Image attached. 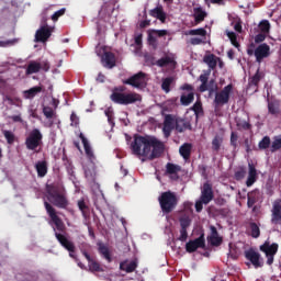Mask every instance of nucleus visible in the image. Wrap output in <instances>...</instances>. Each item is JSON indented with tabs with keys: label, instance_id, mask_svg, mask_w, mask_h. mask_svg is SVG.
Segmentation results:
<instances>
[{
	"label": "nucleus",
	"instance_id": "1",
	"mask_svg": "<svg viewBox=\"0 0 281 281\" xmlns=\"http://www.w3.org/2000/svg\"><path fill=\"white\" fill-rule=\"evenodd\" d=\"M131 150L136 157H145L148 161H154L164 155L166 145L155 136L135 134Z\"/></svg>",
	"mask_w": 281,
	"mask_h": 281
},
{
	"label": "nucleus",
	"instance_id": "2",
	"mask_svg": "<svg viewBox=\"0 0 281 281\" xmlns=\"http://www.w3.org/2000/svg\"><path fill=\"white\" fill-rule=\"evenodd\" d=\"M44 207L55 227V238L59 245L68 251L69 257L76 259V244L66 232L67 227L65 226V222L58 216L56 213V209L49 204V202H44Z\"/></svg>",
	"mask_w": 281,
	"mask_h": 281
},
{
	"label": "nucleus",
	"instance_id": "3",
	"mask_svg": "<svg viewBox=\"0 0 281 281\" xmlns=\"http://www.w3.org/2000/svg\"><path fill=\"white\" fill-rule=\"evenodd\" d=\"M47 201L59 210H67L69 207V200L60 189L54 184L46 186Z\"/></svg>",
	"mask_w": 281,
	"mask_h": 281
},
{
	"label": "nucleus",
	"instance_id": "4",
	"mask_svg": "<svg viewBox=\"0 0 281 281\" xmlns=\"http://www.w3.org/2000/svg\"><path fill=\"white\" fill-rule=\"evenodd\" d=\"M124 91V87L115 88V91L112 92L110 99L114 104H122L123 106H128V104H135V102H142V94L137 92H117Z\"/></svg>",
	"mask_w": 281,
	"mask_h": 281
},
{
	"label": "nucleus",
	"instance_id": "5",
	"mask_svg": "<svg viewBox=\"0 0 281 281\" xmlns=\"http://www.w3.org/2000/svg\"><path fill=\"white\" fill-rule=\"evenodd\" d=\"M158 202L164 214H171V212L177 210V205H179V198L172 191H165L159 195Z\"/></svg>",
	"mask_w": 281,
	"mask_h": 281
},
{
	"label": "nucleus",
	"instance_id": "6",
	"mask_svg": "<svg viewBox=\"0 0 281 281\" xmlns=\"http://www.w3.org/2000/svg\"><path fill=\"white\" fill-rule=\"evenodd\" d=\"M24 144L27 150L41 153V150H36L40 146H43V133H41V130L33 128L26 136Z\"/></svg>",
	"mask_w": 281,
	"mask_h": 281
},
{
	"label": "nucleus",
	"instance_id": "7",
	"mask_svg": "<svg viewBox=\"0 0 281 281\" xmlns=\"http://www.w3.org/2000/svg\"><path fill=\"white\" fill-rule=\"evenodd\" d=\"M233 91L234 85L229 83L225 86L221 91L216 92L214 99L215 106H225V104H228Z\"/></svg>",
	"mask_w": 281,
	"mask_h": 281
},
{
	"label": "nucleus",
	"instance_id": "8",
	"mask_svg": "<svg viewBox=\"0 0 281 281\" xmlns=\"http://www.w3.org/2000/svg\"><path fill=\"white\" fill-rule=\"evenodd\" d=\"M279 245L273 243L270 244L269 240H266L260 247V251H262L263 254H266V258H267V265H269L271 267V265H273V260L276 258V254H278V249H279Z\"/></svg>",
	"mask_w": 281,
	"mask_h": 281
},
{
	"label": "nucleus",
	"instance_id": "9",
	"mask_svg": "<svg viewBox=\"0 0 281 281\" xmlns=\"http://www.w3.org/2000/svg\"><path fill=\"white\" fill-rule=\"evenodd\" d=\"M180 91L188 92H182V94L180 95V104L182 106H190L194 102V86L190 83H183L180 87Z\"/></svg>",
	"mask_w": 281,
	"mask_h": 281
},
{
	"label": "nucleus",
	"instance_id": "10",
	"mask_svg": "<svg viewBox=\"0 0 281 281\" xmlns=\"http://www.w3.org/2000/svg\"><path fill=\"white\" fill-rule=\"evenodd\" d=\"M123 85H130V87H134V89H144L146 87V75L139 71L124 80Z\"/></svg>",
	"mask_w": 281,
	"mask_h": 281
},
{
	"label": "nucleus",
	"instance_id": "11",
	"mask_svg": "<svg viewBox=\"0 0 281 281\" xmlns=\"http://www.w3.org/2000/svg\"><path fill=\"white\" fill-rule=\"evenodd\" d=\"M196 249H205V235L202 234L201 236H199L198 238L193 239V240H189L186 244V251L188 254H194V251H196Z\"/></svg>",
	"mask_w": 281,
	"mask_h": 281
},
{
	"label": "nucleus",
	"instance_id": "12",
	"mask_svg": "<svg viewBox=\"0 0 281 281\" xmlns=\"http://www.w3.org/2000/svg\"><path fill=\"white\" fill-rule=\"evenodd\" d=\"M200 199L204 205H207L211 203V201H214V190L212 189V184L210 182L203 183Z\"/></svg>",
	"mask_w": 281,
	"mask_h": 281
},
{
	"label": "nucleus",
	"instance_id": "13",
	"mask_svg": "<svg viewBox=\"0 0 281 281\" xmlns=\"http://www.w3.org/2000/svg\"><path fill=\"white\" fill-rule=\"evenodd\" d=\"M271 56V47L267 44H260L256 49H255V57L257 63H262L265 58H269Z\"/></svg>",
	"mask_w": 281,
	"mask_h": 281
},
{
	"label": "nucleus",
	"instance_id": "14",
	"mask_svg": "<svg viewBox=\"0 0 281 281\" xmlns=\"http://www.w3.org/2000/svg\"><path fill=\"white\" fill-rule=\"evenodd\" d=\"M245 258L246 260H249V262H251L255 269H260V267H263L265 265L260 259V254L254 249L245 251Z\"/></svg>",
	"mask_w": 281,
	"mask_h": 281
},
{
	"label": "nucleus",
	"instance_id": "15",
	"mask_svg": "<svg viewBox=\"0 0 281 281\" xmlns=\"http://www.w3.org/2000/svg\"><path fill=\"white\" fill-rule=\"evenodd\" d=\"M145 60L146 63H151V65H156L157 67H168V65H177V61H175V58L170 56H165L156 61H155V57L146 56Z\"/></svg>",
	"mask_w": 281,
	"mask_h": 281
},
{
	"label": "nucleus",
	"instance_id": "16",
	"mask_svg": "<svg viewBox=\"0 0 281 281\" xmlns=\"http://www.w3.org/2000/svg\"><path fill=\"white\" fill-rule=\"evenodd\" d=\"M199 80L202 82L199 88L201 93H205V91H214V79L210 80V72L200 75ZM207 80H210L209 83Z\"/></svg>",
	"mask_w": 281,
	"mask_h": 281
},
{
	"label": "nucleus",
	"instance_id": "17",
	"mask_svg": "<svg viewBox=\"0 0 281 281\" xmlns=\"http://www.w3.org/2000/svg\"><path fill=\"white\" fill-rule=\"evenodd\" d=\"M50 36H52V27L41 26L35 33V42L46 43V41H48Z\"/></svg>",
	"mask_w": 281,
	"mask_h": 281
},
{
	"label": "nucleus",
	"instance_id": "18",
	"mask_svg": "<svg viewBox=\"0 0 281 281\" xmlns=\"http://www.w3.org/2000/svg\"><path fill=\"white\" fill-rule=\"evenodd\" d=\"M82 256L86 258V260H88L89 271H91L92 273L103 271L102 267L100 266V262L95 261V259H93L92 256L89 255V252L83 250Z\"/></svg>",
	"mask_w": 281,
	"mask_h": 281
},
{
	"label": "nucleus",
	"instance_id": "19",
	"mask_svg": "<svg viewBox=\"0 0 281 281\" xmlns=\"http://www.w3.org/2000/svg\"><path fill=\"white\" fill-rule=\"evenodd\" d=\"M271 224L278 225L281 221V200H277L272 204Z\"/></svg>",
	"mask_w": 281,
	"mask_h": 281
},
{
	"label": "nucleus",
	"instance_id": "20",
	"mask_svg": "<svg viewBox=\"0 0 281 281\" xmlns=\"http://www.w3.org/2000/svg\"><path fill=\"white\" fill-rule=\"evenodd\" d=\"M101 63L105 69H113L116 65L115 54L112 52L104 53V55L101 56Z\"/></svg>",
	"mask_w": 281,
	"mask_h": 281
},
{
	"label": "nucleus",
	"instance_id": "21",
	"mask_svg": "<svg viewBox=\"0 0 281 281\" xmlns=\"http://www.w3.org/2000/svg\"><path fill=\"white\" fill-rule=\"evenodd\" d=\"M79 137L83 144L87 158L89 159V161H91V164H93L95 161V154H93V149L91 148V145H89V140L87 139V137H85V134L82 133H80Z\"/></svg>",
	"mask_w": 281,
	"mask_h": 281
},
{
	"label": "nucleus",
	"instance_id": "22",
	"mask_svg": "<svg viewBox=\"0 0 281 281\" xmlns=\"http://www.w3.org/2000/svg\"><path fill=\"white\" fill-rule=\"evenodd\" d=\"M172 131H175V117H172L170 114H167L165 116L162 127V133L165 137H168L172 133Z\"/></svg>",
	"mask_w": 281,
	"mask_h": 281
},
{
	"label": "nucleus",
	"instance_id": "23",
	"mask_svg": "<svg viewBox=\"0 0 281 281\" xmlns=\"http://www.w3.org/2000/svg\"><path fill=\"white\" fill-rule=\"evenodd\" d=\"M258 181V170H256V166L254 164H248V178L246 180L247 188H251L254 183Z\"/></svg>",
	"mask_w": 281,
	"mask_h": 281
},
{
	"label": "nucleus",
	"instance_id": "24",
	"mask_svg": "<svg viewBox=\"0 0 281 281\" xmlns=\"http://www.w3.org/2000/svg\"><path fill=\"white\" fill-rule=\"evenodd\" d=\"M149 15H151L154 19H158L160 23H166L167 15L161 4H158L155 9L149 10Z\"/></svg>",
	"mask_w": 281,
	"mask_h": 281
},
{
	"label": "nucleus",
	"instance_id": "25",
	"mask_svg": "<svg viewBox=\"0 0 281 281\" xmlns=\"http://www.w3.org/2000/svg\"><path fill=\"white\" fill-rule=\"evenodd\" d=\"M180 157L184 159V161H190V157L192 155V144L184 143L179 147Z\"/></svg>",
	"mask_w": 281,
	"mask_h": 281
},
{
	"label": "nucleus",
	"instance_id": "26",
	"mask_svg": "<svg viewBox=\"0 0 281 281\" xmlns=\"http://www.w3.org/2000/svg\"><path fill=\"white\" fill-rule=\"evenodd\" d=\"M193 18L195 25H199V23H203V21H205L207 12H205L201 7L193 8Z\"/></svg>",
	"mask_w": 281,
	"mask_h": 281
},
{
	"label": "nucleus",
	"instance_id": "27",
	"mask_svg": "<svg viewBox=\"0 0 281 281\" xmlns=\"http://www.w3.org/2000/svg\"><path fill=\"white\" fill-rule=\"evenodd\" d=\"M257 201H260V190L255 189L247 193V206L254 207Z\"/></svg>",
	"mask_w": 281,
	"mask_h": 281
},
{
	"label": "nucleus",
	"instance_id": "28",
	"mask_svg": "<svg viewBox=\"0 0 281 281\" xmlns=\"http://www.w3.org/2000/svg\"><path fill=\"white\" fill-rule=\"evenodd\" d=\"M218 60H221V58L216 57V55L214 54L205 55L203 57V63L207 65L209 69H216V65H218Z\"/></svg>",
	"mask_w": 281,
	"mask_h": 281
},
{
	"label": "nucleus",
	"instance_id": "29",
	"mask_svg": "<svg viewBox=\"0 0 281 281\" xmlns=\"http://www.w3.org/2000/svg\"><path fill=\"white\" fill-rule=\"evenodd\" d=\"M41 91H43V87H41V86L30 88L29 90L23 91V98H25V100H32V99L36 98V95H38V93H41Z\"/></svg>",
	"mask_w": 281,
	"mask_h": 281
},
{
	"label": "nucleus",
	"instance_id": "30",
	"mask_svg": "<svg viewBox=\"0 0 281 281\" xmlns=\"http://www.w3.org/2000/svg\"><path fill=\"white\" fill-rule=\"evenodd\" d=\"M191 128H192V125L190 124V122L183 119H179L176 121V131L178 133H184V131H190Z\"/></svg>",
	"mask_w": 281,
	"mask_h": 281
},
{
	"label": "nucleus",
	"instance_id": "31",
	"mask_svg": "<svg viewBox=\"0 0 281 281\" xmlns=\"http://www.w3.org/2000/svg\"><path fill=\"white\" fill-rule=\"evenodd\" d=\"M268 112L270 113V115H278V113H280V101L276 99H268Z\"/></svg>",
	"mask_w": 281,
	"mask_h": 281
},
{
	"label": "nucleus",
	"instance_id": "32",
	"mask_svg": "<svg viewBox=\"0 0 281 281\" xmlns=\"http://www.w3.org/2000/svg\"><path fill=\"white\" fill-rule=\"evenodd\" d=\"M41 71V63L36 60L30 61V64L26 67V76H32V74H38Z\"/></svg>",
	"mask_w": 281,
	"mask_h": 281
},
{
	"label": "nucleus",
	"instance_id": "33",
	"mask_svg": "<svg viewBox=\"0 0 281 281\" xmlns=\"http://www.w3.org/2000/svg\"><path fill=\"white\" fill-rule=\"evenodd\" d=\"M121 271H125L126 273H133L135 269H137V261H131L127 263L126 261H123L120 263Z\"/></svg>",
	"mask_w": 281,
	"mask_h": 281
},
{
	"label": "nucleus",
	"instance_id": "34",
	"mask_svg": "<svg viewBox=\"0 0 281 281\" xmlns=\"http://www.w3.org/2000/svg\"><path fill=\"white\" fill-rule=\"evenodd\" d=\"M37 177H45L47 175V161H37L35 165Z\"/></svg>",
	"mask_w": 281,
	"mask_h": 281
},
{
	"label": "nucleus",
	"instance_id": "35",
	"mask_svg": "<svg viewBox=\"0 0 281 281\" xmlns=\"http://www.w3.org/2000/svg\"><path fill=\"white\" fill-rule=\"evenodd\" d=\"M262 78H265V72L260 71V69H257L256 74L249 80V86L258 87V85H260V80H262Z\"/></svg>",
	"mask_w": 281,
	"mask_h": 281
},
{
	"label": "nucleus",
	"instance_id": "36",
	"mask_svg": "<svg viewBox=\"0 0 281 281\" xmlns=\"http://www.w3.org/2000/svg\"><path fill=\"white\" fill-rule=\"evenodd\" d=\"M77 205L82 216L87 218V216H89V204H87V201H85V198H81L80 200H78Z\"/></svg>",
	"mask_w": 281,
	"mask_h": 281
},
{
	"label": "nucleus",
	"instance_id": "37",
	"mask_svg": "<svg viewBox=\"0 0 281 281\" xmlns=\"http://www.w3.org/2000/svg\"><path fill=\"white\" fill-rule=\"evenodd\" d=\"M175 85V77H167L162 79L161 89L165 93H170V86Z\"/></svg>",
	"mask_w": 281,
	"mask_h": 281
},
{
	"label": "nucleus",
	"instance_id": "38",
	"mask_svg": "<svg viewBox=\"0 0 281 281\" xmlns=\"http://www.w3.org/2000/svg\"><path fill=\"white\" fill-rule=\"evenodd\" d=\"M222 145H223V137L220 135H215L212 140V150L214 153H218V150H221Z\"/></svg>",
	"mask_w": 281,
	"mask_h": 281
},
{
	"label": "nucleus",
	"instance_id": "39",
	"mask_svg": "<svg viewBox=\"0 0 281 281\" xmlns=\"http://www.w3.org/2000/svg\"><path fill=\"white\" fill-rule=\"evenodd\" d=\"M278 150H281V136H274L272 144L270 146V153H278Z\"/></svg>",
	"mask_w": 281,
	"mask_h": 281
},
{
	"label": "nucleus",
	"instance_id": "40",
	"mask_svg": "<svg viewBox=\"0 0 281 281\" xmlns=\"http://www.w3.org/2000/svg\"><path fill=\"white\" fill-rule=\"evenodd\" d=\"M99 254H101V256L105 258L108 262H113V258H111V251H109V247L104 245L99 246Z\"/></svg>",
	"mask_w": 281,
	"mask_h": 281
},
{
	"label": "nucleus",
	"instance_id": "41",
	"mask_svg": "<svg viewBox=\"0 0 281 281\" xmlns=\"http://www.w3.org/2000/svg\"><path fill=\"white\" fill-rule=\"evenodd\" d=\"M271 137L265 136L258 144L259 150H267V148H271Z\"/></svg>",
	"mask_w": 281,
	"mask_h": 281
},
{
	"label": "nucleus",
	"instance_id": "42",
	"mask_svg": "<svg viewBox=\"0 0 281 281\" xmlns=\"http://www.w3.org/2000/svg\"><path fill=\"white\" fill-rule=\"evenodd\" d=\"M187 36H207V31L203 27L189 30L187 33Z\"/></svg>",
	"mask_w": 281,
	"mask_h": 281
},
{
	"label": "nucleus",
	"instance_id": "43",
	"mask_svg": "<svg viewBox=\"0 0 281 281\" xmlns=\"http://www.w3.org/2000/svg\"><path fill=\"white\" fill-rule=\"evenodd\" d=\"M191 111L194 112V115L199 117V115H203V103L201 100L195 101L193 106L191 108Z\"/></svg>",
	"mask_w": 281,
	"mask_h": 281
},
{
	"label": "nucleus",
	"instance_id": "44",
	"mask_svg": "<svg viewBox=\"0 0 281 281\" xmlns=\"http://www.w3.org/2000/svg\"><path fill=\"white\" fill-rule=\"evenodd\" d=\"M166 171H167V175H177V172L181 171V167L179 165L168 162L166 165Z\"/></svg>",
	"mask_w": 281,
	"mask_h": 281
},
{
	"label": "nucleus",
	"instance_id": "45",
	"mask_svg": "<svg viewBox=\"0 0 281 281\" xmlns=\"http://www.w3.org/2000/svg\"><path fill=\"white\" fill-rule=\"evenodd\" d=\"M179 223H180V226L182 229H188V227H190V225H192V220L188 215H182L179 218Z\"/></svg>",
	"mask_w": 281,
	"mask_h": 281
},
{
	"label": "nucleus",
	"instance_id": "46",
	"mask_svg": "<svg viewBox=\"0 0 281 281\" xmlns=\"http://www.w3.org/2000/svg\"><path fill=\"white\" fill-rule=\"evenodd\" d=\"M2 135H4V138L7 139V144H14L16 136L12 131L4 130L2 131Z\"/></svg>",
	"mask_w": 281,
	"mask_h": 281
},
{
	"label": "nucleus",
	"instance_id": "47",
	"mask_svg": "<svg viewBox=\"0 0 281 281\" xmlns=\"http://www.w3.org/2000/svg\"><path fill=\"white\" fill-rule=\"evenodd\" d=\"M63 161L68 175H70V177H74V165L71 164V160H69V158H67V156L64 155Z\"/></svg>",
	"mask_w": 281,
	"mask_h": 281
},
{
	"label": "nucleus",
	"instance_id": "48",
	"mask_svg": "<svg viewBox=\"0 0 281 281\" xmlns=\"http://www.w3.org/2000/svg\"><path fill=\"white\" fill-rule=\"evenodd\" d=\"M250 232L252 238H260V227L255 222L250 223Z\"/></svg>",
	"mask_w": 281,
	"mask_h": 281
},
{
	"label": "nucleus",
	"instance_id": "49",
	"mask_svg": "<svg viewBox=\"0 0 281 281\" xmlns=\"http://www.w3.org/2000/svg\"><path fill=\"white\" fill-rule=\"evenodd\" d=\"M259 29L263 34H269V30H271V24L269 23V20H263L259 23Z\"/></svg>",
	"mask_w": 281,
	"mask_h": 281
},
{
	"label": "nucleus",
	"instance_id": "50",
	"mask_svg": "<svg viewBox=\"0 0 281 281\" xmlns=\"http://www.w3.org/2000/svg\"><path fill=\"white\" fill-rule=\"evenodd\" d=\"M227 36H228L232 45L238 49L240 47V44L238 43V37L236 36V33L228 32Z\"/></svg>",
	"mask_w": 281,
	"mask_h": 281
},
{
	"label": "nucleus",
	"instance_id": "51",
	"mask_svg": "<svg viewBox=\"0 0 281 281\" xmlns=\"http://www.w3.org/2000/svg\"><path fill=\"white\" fill-rule=\"evenodd\" d=\"M43 114L45 115V117L47 120H53V117H55V115H56V112H54V109H52L49 106H44Z\"/></svg>",
	"mask_w": 281,
	"mask_h": 281
},
{
	"label": "nucleus",
	"instance_id": "52",
	"mask_svg": "<svg viewBox=\"0 0 281 281\" xmlns=\"http://www.w3.org/2000/svg\"><path fill=\"white\" fill-rule=\"evenodd\" d=\"M147 41L150 47H153V49H157L159 44L157 43V37H155L153 32L148 34Z\"/></svg>",
	"mask_w": 281,
	"mask_h": 281
},
{
	"label": "nucleus",
	"instance_id": "53",
	"mask_svg": "<svg viewBox=\"0 0 281 281\" xmlns=\"http://www.w3.org/2000/svg\"><path fill=\"white\" fill-rule=\"evenodd\" d=\"M207 240L213 247H218L221 243H223V238L218 237V235L215 237H207Z\"/></svg>",
	"mask_w": 281,
	"mask_h": 281
},
{
	"label": "nucleus",
	"instance_id": "54",
	"mask_svg": "<svg viewBox=\"0 0 281 281\" xmlns=\"http://www.w3.org/2000/svg\"><path fill=\"white\" fill-rule=\"evenodd\" d=\"M16 43H19V38L0 41V47H8V46L16 45Z\"/></svg>",
	"mask_w": 281,
	"mask_h": 281
},
{
	"label": "nucleus",
	"instance_id": "55",
	"mask_svg": "<svg viewBox=\"0 0 281 281\" xmlns=\"http://www.w3.org/2000/svg\"><path fill=\"white\" fill-rule=\"evenodd\" d=\"M247 175V171L245 168H240L235 172V179L236 181H243V178Z\"/></svg>",
	"mask_w": 281,
	"mask_h": 281
},
{
	"label": "nucleus",
	"instance_id": "56",
	"mask_svg": "<svg viewBox=\"0 0 281 281\" xmlns=\"http://www.w3.org/2000/svg\"><path fill=\"white\" fill-rule=\"evenodd\" d=\"M65 12H67V9L61 8L60 10L56 11L53 15H52V21H58V19H60V16H63L65 14Z\"/></svg>",
	"mask_w": 281,
	"mask_h": 281
},
{
	"label": "nucleus",
	"instance_id": "57",
	"mask_svg": "<svg viewBox=\"0 0 281 281\" xmlns=\"http://www.w3.org/2000/svg\"><path fill=\"white\" fill-rule=\"evenodd\" d=\"M231 146H233V148L238 147V134H236L235 132H232L231 134Z\"/></svg>",
	"mask_w": 281,
	"mask_h": 281
},
{
	"label": "nucleus",
	"instance_id": "58",
	"mask_svg": "<svg viewBox=\"0 0 281 281\" xmlns=\"http://www.w3.org/2000/svg\"><path fill=\"white\" fill-rule=\"evenodd\" d=\"M109 50H106V46H97L95 48V54L97 56H99V58H102V56H104V54H108Z\"/></svg>",
	"mask_w": 281,
	"mask_h": 281
},
{
	"label": "nucleus",
	"instance_id": "59",
	"mask_svg": "<svg viewBox=\"0 0 281 281\" xmlns=\"http://www.w3.org/2000/svg\"><path fill=\"white\" fill-rule=\"evenodd\" d=\"M179 240L184 243V240H188V228H180V237Z\"/></svg>",
	"mask_w": 281,
	"mask_h": 281
},
{
	"label": "nucleus",
	"instance_id": "60",
	"mask_svg": "<svg viewBox=\"0 0 281 281\" xmlns=\"http://www.w3.org/2000/svg\"><path fill=\"white\" fill-rule=\"evenodd\" d=\"M70 122H71V126H78V124H80V119H78V115H76V113H71L70 115Z\"/></svg>",
	"mask_w": 281,
	"mask_h": 281
},
{
	"label": "nucleus",
	"instance_id": "61",
	"mask_svg": "<svg viewBox=\"0 0 281 281\" xmlns=\"http://www.w3.org/2000/svg\"><path fill=\"white\" fill-rule=\"evenodd\" d=\"M203 205H205V202H203V200H198L196 202H195V211L198 212V213H200V212H203Z\"/></svg>",
	"mask_w": 281,
	"mask_h": 281
},
{
	"label": "nucleus",
	"instance_id": "62",
	"mask_svg": "<svg viewBox=\"0 0 281 281\" xmlns=\"http://www.w3.org/2000/svg\"><path fill=\"white\" fill-rule=\"evenodd\" d=\"M151 34H155L156 36H167L168 35V31L167 30H153Z\"/></svg>",
	"mask_w": 281,
	"mask_h": 281
},
{
	"label": "nucleus",
	"instance_id": "63",
	"mask_svg": "<svg viewBox=\"0 0 281 281\" xmlns=\"http://www.w3.org/2000/svg\"><path fill=\"white\" fill-rule=\"evenodd\" d=\"M40 65H41L42 71H49V69H50L49 61L44 60V61L40 63Z\"/></svg>",
	"mask_w": 281,
	"mask_h": 281
},
{
	"label": "nucleus",
	"instance_id": "64",
	"mask_svg": "<svg viewBox=\"0 0 281 281\" xmlns=\"http://www.w3.org/2000/svg\"><path fill=\"white\" fill-rule=\"evenodd\" d=\"M267 38V35L259 33L255 36V43H263V41Z\"/></svg>",
	"mask_w": 281,
	"mask_h": 281
}]
</instances>
